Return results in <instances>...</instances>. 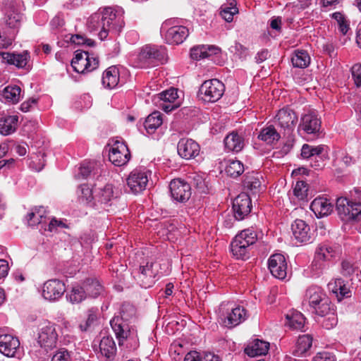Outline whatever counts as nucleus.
I'll return each instance as SVG.
<instances>
[{"instance_id":"4468645a","label":"nucleus","mask_w":361,"mask_h":361,"mask_svg":"<svg viewBox=\"0 0 361 361\" xmlns=\"http://www.w3.org/2000/svg\"><path fill=\"white\" fill-rule=\"evenodd\" d=\"M293 238L296 243H309L312 240V232L310 226L302 219H296L291 225Z\"/></svg>"},{"instance_id":"4be33fe9","label":"nucleus","mask_w":361,"mask_h":361,"mask_svg":"<svg viewBox=\"0 0 361 361\" xmlns=\"http://www.w3.org/2000/svg\"><path fill=\"white\" fill-rule=\"evenodd\" d=\"M159 99V107L166 113L177 109L179 106L178 100V91L175 88H170L157 95Z\"/></svg>"},{"instance_id":"ddd939ff","label":"nucleus","mask_w":361,"mask_h":361,"mask_svg":"<svg viewBox=\"0 0 361 361\" xmlns=\"http://www.w3.org/2000/svg\"><path fill=\"white\" fill-rule=\"evenodd\" d=\"M66 291L65 284L59 279H50L44 282L42 287V296L49 301H56Z\"/></svg>"},{"instance_id":"864d4df0","label":"nucleus","mask_w":361,"mask_h":361,"mask_svg":"<svg viewBox=\"0 0 361 361\" xmlns=\"http://www.w3.org/2000/svg\"><path fill=\"white\" fill-rule=\"evenodd\" d=\"M328 267V264L324 261L317 259L314 256V260L312 263V271L314 276H319Z\"/></svg>"},{"instance_id":"774afa93","label":"nucleus","mask_w":361,"mask_h":361,"mask_svg":"<svg viewBox=\"0 0 361 361\" xmlns=\"http://www.w3.org/2000/svg\"><path fill=\"white\" fill-rule=\"evenodd\" d=\"M350 200L356 203H361V188H355L350 191Z\"/></svg>"},{"instance_id":"cd10ccee","label":"nucleus","mask_w":361,"mask_h":361,"mask_svg":"<svg viewBox=\"0 0 361 361\" xmlns=\"http://www.w3.org/2000/svg\"><path fill=\"white\" fill-rule=\"evenodd\" d=\"M269 348V343L255 339L245 348V353L250 357L264 355Z\"/></svg>"},{"instance_id":"7c9ffc66","label":"nucleus","mask_w":361,"mask_h":361,"mask_svg":"<svg viewBox=\"0 0 361 361\" xmlns=\"http://www.w3.org/2000/svg\"><path fill=\"white\" fill-rule=\"evenodd\" d=\"M119 71L116 66L109 67L103 73L102 82L108 89L115 88L119 82Z\"/></svg>"},{"instance_id":"bb28decb","label":"nucleus","mask_w":361,"mask_h":361,"mask_svg":"<svg viewBox=\"0 0 361 361\" xmlns=\"http://www.w3.org/2000/svg\"><path fill=\"white\" fill-rule=\"evenodd\" d=\"M0 56L4 62L10 65H14L18 68L25 67L30 58L27 51H23L21 54L0 52Z\"/></svg>"},{"instance_id":"dca6fc26","label":"nucleus","mask_w":361,"mask_h":361,"mask_svg":"<svg viewBox=\"0 0 361 361\" xmlns=\"http://www.w3.org/2000/svg\"><path fill=\"white\" fill-rule=\"evenodd\" d=\"M248 317L247 311L243 307L238 305L223 315L221 322L226 327L233 328L245 322Z\"/></svg>"},{"instance_id":"ea45409f","label":"nucleus","mask_w":361,"mask_h":361,"mask_svg":"<svg viewBox=\"0 0 361 361\" xmlns=\"http://www.w3.org/2000/svg\"><path fill=\"white\" fill-rule=\"evenodd\" d=\"M85 290L81 285H75L67 293L66 298L72 304H78L87 298Z\"/></svg>"},{"instance_id":"39448f33","label":"nucleus","mask_w":361,"mask_h":361,"mask_svg":"<svg viewBox=\"0 0 361 361\" xmlns=\"http://www.w3.org/2000/svg\"><path fill=\"white\" fill-rule=\"evenodd\" d=\"M161 32L164 35L166 42L171 44L183 43L189 35L188 29L178 25L175 19L165 20L161 25Z\"/></svg>"},{"instance_id":"393cba45","label":"nucleus","mask_w":361,"mask_h":361,"mask_svg":"<svg viewBox=\"0 0 361 361\" xmlns=\"http://www.w3.org/2000/svg\"><path fill=\"white\" fill-rule=\"evenodd\" d=\"M310 209L317 218H322L331 213L333 204L328 199L319 197L312 202Z\"/></svg>"},{"instance_id":"6ab92c4d","label":"nucleus","mask_w":361,"mask_h":361,"mask_svg":"<svg viewBox=\"0 0 361 361\" xmlns=\"http://www.w3.org/2000/svg\"><path fill=\"white\" fill-rule=\"evenodd\" d=\"M153 263H147L145 266H140L137 271L134 273V278L141 287L147 288L155 283L157 273L153 270Z\"/></svg>"},{"instance_id":"2f4dec72","label":"nucleus","mask_w":361,"mask_h":361,"mask_svg":"<svg viewBox=\"0 0 361 361\" xmlns=\"http://www.w3.org/2000/svg\"><path fill=\"white\" fill-rule=\"evenodd\" d=\"M219 51V48L214 46L199 45L191 49L190 56L195 60H200L216 54Z\"/></svg>"},{"instance_id":"a18cd8bd","label":"nucleus","mask_w":361,"mask_h":361,"mask_svg":"<svg viewBox=\"0 0 361 361\" xmlns=\"http://www.w3.org/2000/svg\"><path fill=\"white\" fill-rule=\"evenodd\" d=\"M243 164L238 160L229 159L227 161L225 171L226 174L232 178H236L244 171Z\"/></svg>"},{"instance_id":"49530a36","label":"nucleus","mask_w":361,"mask_h":361,"mask_svg":"<svg viewBox=\"0 0 361 361\" xmlns=\"http://www.w3.org/2000/svg\"><path fill=\"white\" fill-rule=\"evenodd\" d=\"M336 255V251L329 245H321L315 252L317 259L324 261L325 262L330 261Z\"/></svg>"},{"instance_id":"a878e982","label":"nucleus","mask_w":361,"mask_h":361,"mask_svg":"<svg viewBox=\"0 0 361 361\" xmlns=\"http://www.w3.org/2000/svg\"><path fill=\"white\" fill-rule=\"evenodd\" d=\"M324 150V146H312L308 144L302 145L301 149V156L304 159H310L314 157L316 161L314 164H312V166L315 169H319L322 167V162L317 159H322L321 155Z\"/></svg>"},{"instance_id":"58836bf2","label":"nucleus","mask_w":361,"mask_h":361,"mask_svg":"<svg viewBox=\"0 0 361 361\" xmlns=\"http://www.w3.org/2000/svg\"><path fill=\"white\" fill-rule=\"evenodd\" d=\"M280 137L279 133L272 126L262 128L258 135V138L259 140L268 145H274L275 142L279 141Z\"/></svg>"},{"instance_id":"aec40b11","label":"nucleus","mask_w":361,"mask_h":361,"mask_svg":"<svg viewBox=\"0 0 361 361\" xmlns=\"http://www.w3.org/2000/svg\"><path fill=\"white\" fill-rule=\"evenodd\" d=\"M233 209L236 219L242 220L251 212L252 203L249 195L243 192L238 195L233 200Z\"/></svg>"},{"instance_id":"473e14b6","label":"nucleus","mask_w":361,"mask_h":361,"mask_svg":"<svg viewBox=\"0 0 361 361\" xmlns=\"http://www.w3.org/2000/svg\"><path fill=\"white\" fill-rule=\"evenodd\" d=\"M82 286L87 297L96 298L103 291V286L95 278L87 279L82 283Z\"/></svg>"},{"instance_id":"c9c22d12","label":"nucleus","mask_w":361,"mask_h":361,"mask_svg":"<svg viewBox=\"0 0 361 361\" xmlns=\"http://www.w3.org/2000/svg\"><path fill=\"white\" fill-rule=\"evenodd\" d=\"M286 324L292 329L301 330L305 326V318L300 312L293 311L286 314Z\"/></svg>"},{"instance_id":"5701e85b","label":"nucleus","mask_w":361,"mask_h":361,"mask_svg":"<svg viewBox=\"0 0 361 361\" xmlns=\"http://www.w3.org/2000/svg\"><path fill=\"white\" fill-rule=\"evenodd\" d=\"M321 121L314 113L304 114L299 124L298 130L308 135H316L319 132Z\"/></svg>"},{"instance_id":"f8f14e48","label":"nucleus","mask_w":361,"mask_h":361,"mask_svg":"<svg viewBox=\"0 0 361 361\" xmlns=\"http://www.w3.org/2000/svg\"><path fill=\"white\" fill-rule=\"evenodd\" d=\"M130 158L128 147L122 142L116 141L109 153V161L117 166L126 164Z\"/></svg>"},{"instance_id":"1a4fd4ad","label":"nucleus","mask_w":361,"mask_h":361,"mask_svg":"<svg viewBox=\"0 0 361 361\" xmlns=\"http://www.w3.org/2000/svg\"><path fill=\"white\" fill-rule=\"evenodd\" d=\"M59 335L56 324L46 321L41 324L37 337V342L45 350H51L56 347Z\"/></svg>"},{"instance_id":"f704fd0d","label":"nucleus","mask_w":361,"mask_h":361,"mask_svg":"<svg viewBox=\"0 0 361 361\" xmlns=\"http://www.w3.org/2000/svg\"><path fill=\"white\" fill-rule=\"evenodd\" d=\"M17 116H4L0 117V133L7 135L13 133L17 127Z\"/></svg>"},{"instance_id":"f3484780","label":"nucleus","mask_w":361,"mask_h":361,"mask_svg":"<svg viewBox=\"0 0 361 361\" xmlns=\"http://www.w3.org/2000/svg\"><path fill=\"white\" fill-rule=\"evenodd\" d=\"M297 122L298 116L296 114L288 108L280 109L276 116V124L288 133L294 130Z\"/></svg>"},{"instance_id":"a211bd4d","label":"nucleus","mask_w":361,"mask_h":361,"mask_svg":"<svg viewBox=\"0 0 361 361\" xmlns=\"http://www.w3.org/2000/svg\"><path fill=\"white\" fill-rule=\"evenodd\" d=\"M268 268L275 278L284 279L287 276L288 269L284 255L279 253L271 255L268 260Z\"/></svg>"},{"instance_id":"4d7b16f0","label":"nucleus","mask_w":361,"mask_h":361,"mask_svg":"<svg viewBox=\"0 0 361 361\" xmlns=\"http://www.w3.org/2000/svg\"><path fill=\"white\" fill-rule=\"evenodd\" d=\"M79 195L80 199L82 201H85L87 203H89L92 200V190L87 185H81L79 188Z\"/></svg>"},{"instance_id":"423d86ee","label":"nucleus","mask_w":361,"mask_h":361,"mask_svg":"<svg viewBox=\"0 0 361 361\" xmlns=\"http://www.w3.org/2000/svg\"><path fill=\"white\" fill-rule=\"evenodd\" d=\"M137 61L140 67L154 66L157 63H163L166 61L165 48L156 45L144 46L138 56Z\"/></svg>"},{"instance_id":"e433bc0d","label":"nucleus","mask_w":361,"mask_h":361,"mask_svg":"<svg viewBox=\"0 0 361 361\" xmlns=\"http://www.w3.org/2000/svg\"><path fill=\"white\" fill-rule=\"evenodd\" d=\"M47 216V211L43 207L33 208L26 216L27 224L30 226H35L43 223V219Z\"/></svg>"},{"instance_id":"bf43d9fd","label":"nucleus","mask_w":361,"mask_h":361,"mask_svg":"<svg viewBox=\"0 0 361 361\" xmlns=\"http://www.w3.org/2000/svg\"><path fill=\"white\" fill-rule=\"evenodd\" d=\"M193 185L202 192H206L207 188L204 178L198 174H195L192 177Z\"/></svg>"},{"instance_id":"13d9d810","label":"nucleus","mask_w":361,"mask_h":361,"mask_svg":"<svg viewBox=\"0 0 361 361\" xmlns=\"http://www.w3.org/2000/svg\"><path fill=\"white\" fill-rule=\"evenodd\" d=\"M97 319V314L96 312L91 309L87 312V318L85 322L81 323L79 326L81 331H87V329L96 321Z\"/></svg>"},{"instance_id":"7ed1b4c3","label":"nucleus","mask_w":361,"mask_h":361,"mask_svg":"<svg viewBox=\"0 0 361 361\" xmlns=\"http://www.w3.org/2000/svg\"><path fill=\"white\" fill-rule=\"evenodd\" d=\"M257 231L253 228H248L235 235L231 245L233 255L237 259H245L248 257V247L255 244L257 240Z\"/></svg>"},{"instance_id":"79ce46f5","label":"nucleus","mask_w":361,"mask_h":361,"mask_svg":"<svg viewBox=\"0 0 361 361\" xmlns=\"http://www.w3.org/2000/svg\"><path fill=\"white\" fill-rule=\"evenodd\" d=\"M312 338L309 334H304L300 336L296 343V348L294 351V355L300 356L306 353L312 346Z\"/></svg>"},{"instance_id":"37998d69","label":"nucleus","mask_w":361,"mask_h":361,"mask_svg":"<svg viewBox=\"0 0 361 361\" xmlns=\"http://www.w3.org/2000/svg\"><path fill=\"white\" fill-rule=\"evenodd\" d=\"M294 67L305 68L310 63V57L306 51L296 50L291 58Z\"/></svg>"},{"instance_id":"412c9836","label":"nucleus","mask_w":361,"mask_h":361,"mask_svg":"<svg viewBox=\"0 0 361 361\" xmlns=\"http://www.w3.org/2000/svg\"><path fill=\"white\" fill-rule=\"evenodd\" d=\"M178 153L183 159H191L199 155L200 147L199 144L190 138H182L177 145Z\"/></svg>"},{"instance_id":"de8ad7c7","label":"nucleus","mask_w":361,"mask_h":361,"mask_svg":"<svg viewBox=\"0 0 361 361\" xmlns=\"http://www.w3.org/2000/svg\"><path fill=\"white\" fill-rule=\"evenodd\" d=\"M115 197L114 188L111 184H106L97 194L98 201L102 204H107Z\"/></svg>"},{"instance_id":"9d476101","label":"nucleus","mask_w":361,"mask_h":361,"mask_svg":"<svg viewBox=\"0 0 361 361\" xmlns=\"http://www.w3.org/2000/svg\"><path fill=\"white\" fill-rule=\"evenodd\" d=\"M99 64L98 59L90 55L88 51L77 50L75 57L72 59L71 66L77 73H84L97 68Z\"/></svg>"},{"instance_id":"72a5a7b5","label":"nucleus","mask_w":361,"mask_h":361,"mask_svg":"<svg viewBox=\"0 0 361 361\" xmlns=\"http://www.w3.org/2000/svg\"><path fill=\"white\" fill-rule=\"evenodd\" d=\"M99 351L101 355L106 359H113L116 352L114 339L110 336H104L99 343Z\"/></svg>"},{"instance_id":"338daca9","label":"nucleus","mask_w":361,"mask_h":361,"mask_svg":"<svg viewBox=\"0 0 361 361\" xmlns=\"http://www.w3.org/2000/svg\"><path fill=\"white\" fill-rule=\"evenodd\" d=\"M51 361H71L70 355L67 350L57 352Z\"/></svg>"},{"instance_id":"4c0bfd02","label":"nucleus","mask_w":361,"mask_h":361,"mask_svg":"<svg viewBox=\"0 0 361 361\" xmlns=\"http://www.w3.org/2000/svg\"><path fill=\"white\" fill-rule=\"evenodd\" d=\"M162 122L161 114L159 111H154L147 117L144 126L148 133L152 134L161 126Z\"/></svg>"},{"instance_id":"c756f323","label":"nucleus","mask_w":361,"mask_h":361,"mask_svg":"<svg viewBox=\"0 0 361 361\" xmlns=\"http://www.w3.org/2000/svg\"><path fill=\"white\" fill-rule=\"evenodd\" d=\"M224 145L228 151L238 152L245 146L244 138L238 133L233 131L224 138Z\"/></svg>"},{"instance_id":"6e6d98bb","label":"nucleus","mask_w":361,"mask_h":361,"mask_svg":"<svg viewBox=\"0 0 361 361\" xmlns=\"http://www.w3.org/2000/svg\"><path fill=\"white\" fill-rule=\"evenodd\" d=\"M95 161H85L80 167V174L83 178H86L97 166Z\"/></svg>"},{"instance_id":"9b49d317","label":"nucleus","mask_w":361,"mask_h":361,"mask_svg":"<svg viewBox=\"0 0 361 361\" xmlns=\"http://www.w3.org/2000/svg\"><path fill=\"white\" fill-rule=\"evenodd\" d=\"M150 172L146 169H135L126 179L130 191L134 194L142 192L146 189Z\"/></svg>"},{"instance_id":"f03ea898","label":"nucleus","mask_w":361,"mask_h":361,"mask_svg":"<svg viewBox=\"0 0 361 361\" xmlns=\"http://www.w3.org/2000/svg\"><path fill=\"white\" fill-rule=\"evenodd\" d=\"M136 310L130 304H123L121 309V315L114 317L110 322L111 326L118 340V345L123 344L125 340L131 336L128 322L135 316Z\"/></svg>"},{"instance_id":"603ef678","label":"nucleus","mask_w":361,"mask_h":361,"mask_svg":"<svg viewBox=\"0 0 361 361\" xmlns=\"http://www.w3.org/2000/svg\"><path fill=\"white\" fill-rule=\"evenodd\" d=\"M307 185L304 181H297L293 188V194L298 200H304L307 195Z\"/></svg>"},{"instance_id":"c85d7f7f","label":"nucleus","mask_w":361,"mask_h":361,"mask_svg":"<svg viewBox=\"0 0 361 361\" xmlns=\"http://www.w3.org/2000/svg\"><path fill=\"white\" fill-rule=\"evenodd\" d=\"M21 97V89L18 85H8L0 92V99L5 103L16 104Z\"/></svg>"},{"instance_id":"8fccbe9b","label":"nucleus","mask_w":361,"mask_h":361,"mask_svg":"<svg viewBox=\"0 0 361 361\" xmlns=\"http://www.w3.org/2000/svg\"><path fill=\"white\" fill-rule=\"evenodd\" d=\"M332 291L336 295H341L342 297H348L350 290L348 288L344 283V281L341 279H337L335 280Z\"/></svg>"},{"instance_id":"6e6552de","label":"nucleus","mask_w":361,"mask_h":361,"mask_svg":"<svg viewBox=\"0 0 361 361\" xmlns=\"http://www.w3.org/2000/svg\"><path fill=\"white\" fill-rule=\"evenodd\" d=\"M224 85L217 79L204 81L199 90V97L206 102H215L224 94Z\"/></svg>"},{"instance_id":"c03bdc74","label":"nucleus","mask_w":361,"mask_h":361,"mask_svg":"<svg viewBox=\"0 0 361 361\" xmlns=\"http://www.w3.org/2000/svg\"><path fill=\"white\" fill-rule=\"evenodd\" d=\"M23 20V15L17 8H11L8 12L6 23V25L13 29H18Z\"/></svg>"},{"instance_id":"3c124183","label":"nucleus","mask_w":361,"mask_h":361,"mask_svg":"<svg viewBox=\"0 0 361 361\" xmlns=\"http://www.w3.org/2000/svg\"><path fill=\"white\" fill-rule=\"evenodd\" d=\"M341 267L342 273L344 276H351L353 274H356L359 281H361V271L357 267H354L350 262L343 261Z\"/></svg>"},{"instance_id":"20e7f679","label":"nucleus","mask_w":361,"mask_h":361,"mask_svg":"<svg viewBox=\"0 0 361 361\" xmlns=\"http://www.w3.org/2000/svg\"><path fill=\"white\" fill-rule=\"evenodd\" d=\"M305 300L308 302L312 312L317 315H324L329 312L331 302L319 286L309 287L305 292Z\"/></svg>"},{"instance_id":"b1692460","label":"nucleus","mask_w":361,"mask_h":361,"mask_svg":"<svg viewBox=\"0 0 361 361\" xmlns=\"http://www.w3.org/2000/svg\"><path fill=\"white\" fill-rule=\"evenodd\" d=\"M18 338L11 334L0 335V353L7 357H15L19 350Z\"/></svg>"},{"instance_id":"0eeeda50","label":"nucleus","mask_w":361,"mask_h":361,"mask_svg":"<svg viewBox=\"0 0 361 361\" xmlns=\"http://www.w3.org/2000/svg\"><path fill=\"white\" fill-rule=\"evenodd\" d=\"M336 207L342 220H361V203H356L346 197H341L336 200Z\"/></svg>"},{"instance_id":"2eb2a0df","label":"nucleus","mask_w":361,"mask_h":361,"mask_svg":"<svg viewBox=\"0 0 361 361\" xmlns=\"http://www.w3.org/2000/svg\"><path fill=\"white\" fill-rule=\"evenodd\" d=\"M172 198L179 202H185L191 195L190 184L181 179H173L169 184Z\"/></svg>"},{"instance_id":"69168bd1","label":"nucleus","mask_w":361,"mask_h":361,"mask_svg":"<svg viewBox=\"0 0 361 361\" xmlns=\"http://www.w3.org/2000/svg\"><path fill=\"white\" fill-rule=\"evenodd\" d=\"M231 51L240 57L245 56L247 54L246 47L239 42H235L234 45L231 46Z\"/></svg>"},{"instance_id":"a19ab883","label":"nucleus","mask_w":361,"mask_h":361,"mask_svg":"<svg viewBox=\"0 0 361 361\" xmlns=\"http://www.w3.org/2000/svg\"><path fill=\"white\" fill-rule=\"evenodd\" d=\"M262 176L259 173L252 172L246 175L244 180V186L253 193L259 192L262 185Z\"/></svg>"},{"instance_id":"5fc2aeb1","label":"nucleus","mask_w":361,"mask_h":361,"mask_svg":"<svg viewBox=\"0 0 361 361\" xmlns=\"http://www.w3.org/2000/svg\"><path fill=\"white\" fill-rule=\"evenodd\" d=\"M238 8L228 7V5H224L221 7L220 15L226 22H231L233 19V16L238 13Z\"/></svg>"},{"instance_id":"09e8293b","label":"nucleus","mask_w":361,"mask_h":361,"mask_svg":"<svg viewBox=\"0 0 361 361\" xmlns=\"http://www.w3.org/2000/svg\"><path fill=\"white\" fill-rule=\"evenodd\" d=\"M319 316L324 317L322 321V326L326 329H331L337 324L338 319L334 312V309L331 305H330L329 312Z\"/></svg>"},{"instance_id":"052dcab7","label":"nucleus","mask_w":361,"mask_h":361,"mask_svg":"<svg viewBox=\"0 0 361 361\" xmlns=\"http://www.w3.org/2000/svg\"><path fill=\"white\" fill-rule=\"evenodd\" d=\"M73 43L78 45H87L88 47H93L94 42L91 39L85 38L80 35H73L71 38Z\"/></svg>"},{"instance_id":"680f3d73","label":"nucleus","mask_w":361,"mask_h":361,"mask_svg":"<svg viewBox=\"0 0 361 361\" xmlns=\"http://www.w3.org/2000/svg\"><path fill=\"white\" fill-rule=\"evenodd\" d=\"M313 361H336V358L332 353L323 351L317 353Z\"/></svg>"},{"instance_id":"e2e57ef3","label":"nucleus","mask_w":361,"mask_h":361,"mask_svg":"<svg viewBox=\"0 0 361 361\" xmlns=\"http://www.w3.org/2000/svg\"><path fill=\"white\" fill-rule=\"evenodd\" d=\"M353 78L357 87L361 86V64H355L351 68Z\"/></svg>"},{"instance_id":"f257e3e1","label":"nucleus","mask_w":361,"mask_h":361,"mask_svg":"<svg viewBox=\"0 0 361 361\" xmlns=\"http://www.w3.org/2000/svg\"><path fill=\"white\" fill-rule=\"evenodd\" d=\"M123 26V11L111 7L93 13L87 22L89 31L97 32L101 40L106 39L109 33L118 34Z\"/></svg>"},{"instance_id":"0e129e2a","label":"nucleus","mask_w":361,"mask_h":361,"mask_svg":"<svg viewBox=\"0 0 361 361\" xmlns=\"http://www.w3.org/2000/svg\"><path fill=\"white\" fill-rule=\"evenodd\" d=\"M58 228H68V226L63 221L53 218L48 225V231L50 232L56 231Z\"/></svg>"}]
</instances>
